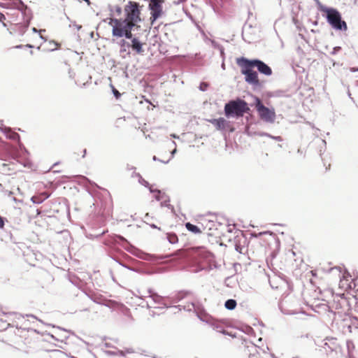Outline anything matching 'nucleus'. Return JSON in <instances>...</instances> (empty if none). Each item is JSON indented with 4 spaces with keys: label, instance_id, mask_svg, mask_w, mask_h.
<instances>
[{
    "label": "nucleus",
    "instance_id": "f257e3e1",
    "mask_svg": "<svg viewBox=\"0 0 358 358\" xmlns=\"http://www.w3.org/2000/svg\"><path fill=\"white\" fill-rule=\"evenodd\" d=\"M236 64L241 67V71L245 76V82L254 86L260 85L258 74L252 69L254 67H257L259 73L264 75L271 76L272 74L271 69L259 59H248L245 57H240L236 59Z\"/></svg>",
    "mask_w": 358,
    "mask_h": 358
},
{
    "label": "nucleus",
    "instance_id": "f03ea898",
    "mask_svg": "<svg viewBox=\"0 0 358 358\" xmlns=\"http://www.w3.org/2000/svg\"><path fill=\"white\" fill-rule=\"evenodd\" d=\"M250 108L248 103L241 99L229 101L224 106V113L229 117H243L245 113H248Z\"/></svg>",
    "mask_w": 358,
    "mask_h": 358
},
{
    "label": "nucleus",
    "instance_id": "7ed1b4c3",
    "mask_svg": "<svg viewBox=\"0 0 358 358\" xmlns=\"http://www.w3.org/2000/svg\"><path fill=\"white\" fill-rule=\"evenodd\" d=\"M321 11L326 15L329 24L336 30L346 31L347 24L342 20L341 13L335 8L322 7Z\"/></svg>",
    "mask_w": 358,
    "mask_h": 358
},
{
    "label": "nucleus",
    "instance_id": "20e7f679",
    "mask_svg": "<svg viewBox=\"0 0 358 358\" xmlns=\"http://www.w3.org/2000/svg\"><path fill=\"white\" fill-rule=\"evenodd\" d=\"M126 18L124 20L129 24L135 25L141 20L138 3L134 1H129L125 7Z\"/></svg>",
    "mask_w": 358,
    "mask_h": 358
},
{
    "label": "nucleus",
    "instance_id": "39448f33",
    "mask_svg": "<svg viewBox=\"0 0 358 358\" xmlns=\"http://www.w3.org/2000/svg\"><path fill=\"white\" fill-rule=\"evenodd\" d=\"M255 107L259 117L266 122L273 123L275 119V113L273 109L264 106L259 98H256Z\"/></svg>",
    "mask_w": 358,
    "mask_h": 358
},
{
    "label": "nucleus",
    "instance_id": "423d86ee",
    "mask_svg": "<svg viewBox=\"0 0 358 358\" xmlns=\"http://www.w3.org/2000/svg\"><path fill=\"white\" fill-rule=\"evenodd\" d=\"M164 0H150L149 9L150 10L151 24L160 17L163 14L162 3Z\"/></svg>",
    "mask_w": 358,
    "mask_h": 358
},
{
    "label": "nucleus",
    "instance_id": "0eeeda50",
    "mask_svg": "<svg viewBox=\"0 0 358 358\" xmlns=\"http://www.w3.org/2000/svg\"><path fill=\"white\" fill-rule=\"evenodd\" d=\"M332 307L338 311V313H348L350 308L348 299L344 296H338L334 298Z\"/></svg>",
    "mask_w": 358,
    "mask_h": 358
},
{
    "label": "nucleus",
    "instance_id": "6e6552de",
    "mask_svg": "<svg viewBox=\"0 0 358 358\" xmlns=\"http://www.w3.org/2000/svg\"><path fill=\"white\" fill-rule=\"evenodd\" d=\"M114 22L115 24L113 27V35L117 37L123 36L124 30L129 25V24H128L124 20H115Z\"/></svg>",
    "mask_w": 358,
    "mask_h": 358
},
{
    "label": "nucleus",
    "instance_id": "1a4fd4ad",
    "mask_svg": "<svg viewBox=\"0 0 358 358\" xmlns=\"http://www.w3.org/2000/svg\"><path fill=\"white\" fill-rule=\"evenodd\" d=\"M209 122L213 124L217 129H224L227 124V120L223 117L213 119L209 120Z\"/></svg>",
    "mask_w": 358,
    "mask_h": 358
},
{
    "label": "nucleus",
    "instance_id": "9d476101",
    "mask_svg": "<svg viewBox=\"0 0 358 358\" xmlns=\"http://www.w3.org/2000/svg\"><path fill=\"white\" fill-rule=\"evenodd\" d=\"M49 194L47 192H43L38 195L33 196L31 199L33 203H40L43 202L44 200L49 197Z\"/></svg>",
    "mask_w": 358,
    "mask_h": 358
},
{
    "label": "nucleus",
    "instance_id": "9b49d317",
    "mask_svg": "<svg viewBox=\"0 0 358 358\" xmlns=\"http://www.w3.org/2000/svg\"><path fill=\"white\" fill-rule=\"evenodd\" d=\"M131 48L134 50L136 51L138 54H142L143 52V49L142 48V44L138 41L137 38L132 39Z\"/></svg>",
    "mask_w": 358,
    "mask_h": 358
},
{
    "label": "nucleus",
    "instance_id": "f8f14e48",
    "mask_svg": "<svg viewBox=\"0 0 358 358\" xmlns=\"http://www.w3.org/2000/svg\"><path fill=\"white\" fill-rule=\"evenodd\" d=\"M185 227L187 228V229L188 231H189L195 234H201L202 232L199 227L194 225V224H191L190 222H187L185 224Z\"/></svg>",
    "mask_w": 358,
    "mask_h": 358
},
{
    "label": "nucleus",
    "instance_id": "ddd939ff",
    "mask_svg": "<svg viewBox=\"0 0 358 358\" xmlns=\"http://www.w3.org/2000/svg\"><path fill=\"white\" fill-rule=\"evenodd\" d=\"M237 303L234 299H228L225 301L224 306L228 310H234L236 307Z\"/></svg>",
    "mask_w": 358,
    "mask_h": 358
},
{
    "label": "nucleus",
    "instance_id": "4468645a",
    "mask_svg": "<svg viewBox=\"0 0 358 358\" xmlns=\"http://www.w3.org/2000/svg\"><path fill=\"white\" fill-rule=\"evenodd\" d=\"M134 26L133 24H129L124 30V36H125L126 38H131L132 37L131 29Z\"/></svg>",
    "mask_w": 358,
    "mask_h": 358
},
{
    "label": "nucleus",
    "instance_id": "2eb2a0df",
    "mask_svg": "<svg viewBox=\"0 0 358 358\" xmlns=\"http://www.w3.org/2000/svg\"><path fill=\"white\" fill-rule=\"evenodd\" d=\"M49 45H50L49 50H52V51L57 50V49L59 48V47H60V44H59L57 42L53 41H49Z\"/></svg>",
    "mask_w": 358,
    "mask_h": 358
},
{
    "label": "nucleus",
    "instance_id": "dca6fc26",
    "mask_svg": "<svg viewBox=\"0 0 358 358\" xmlns=\"http://www.w3.org/2000/svg\"><path fill=\"white\" fill-rule=\"evenodd\" d=\"M151 192L155 193V197L157 200L160 201L163 199L164 194L162 193L161 191L151 189Z\"/></svg>",
    "mask_w": 358,
    "mask_h": 358
},
{
    "label": "nucleus",
    "instance_id": "f3484780",
    "mask_svg": "<svg viewBox=\"0 0 358 358\" xmlns=\"http://www.w3.org/2000/svg\"><path fill=\"white\" fill-rule=\"evenodd\" d=\"M8 136L10 139H12V140H14V141H19L20 139V136L16 132H14V131H10L8 134Z\"/></svg>",
    "mask_w": 358,
    "mask_h": 358
},
{
    "label": "nucleus",
    "instance_id": "a211bd4d",
    "mask_svg": "<svg viewBox=\"0 0 358 358\" xmlns=\"http://www.w3.org/2000/svg\"><path fill=\"white\" fill-rule=\"evenodd\" d=\"M169 241L171 243H175L178 241V237L176 234H169Z\"/></svg>",
    "mask_w": 358,
    "mask_h": 358
},
{
    "label": "nucleus",
    "instance_id": "6ab92c4d",
    "mask_svg": "<svg viewBox=\"0 0 358 358\" xmlns=\"http://www.w3.org/2000/svg\"><path fill=\"white\" fill-rule=\"evenodd\" d=\"M111 87H112L113 93L114 96H115V98L117 99H120V97L121 96V94L118 92V90H117L115 88V87L113 85H111Z\"/></svg>",
    "mask_w": 358,
    "mask_h": 358
},
{
    "label": "nucleus",
    "instance_id": "aec40b11",
    "mask_svg": "<svg viewBox=\"0 0 358 358\" xmlns=\"http://www.w3.org/2000/svg\"><path fill=\"white\" fill-rule=\"evenodd\" d=\"M208 84L204 82L201 83L199 86V88L201 91H206L208 89Z\"/></svg>",
    "mask_w": 358,
    "mask_h": 358
},
{
    "label": "nucleus",
    "instance_id": "412c9836",
    "mask_svg": "<svg viewBox=\"0 0 358 358\" xmlns=\"http://www.w3.org/2000/svg\"><path fill=\"white\" fill-rule=\"evenodd\" d=\"M5 20H6L5 15L3 13H0V22H1L3 24V25L6 26V24L4 23Z\"/></svg>",
    "mask_w": 358,
    "mask_h": 358
},
{
    "label": "nucleus",
    "instance_id": "4be33fe9",
    "mask_svg": "<svg viewBox=\"0 0 358 358\" xmlns=\"http://www.w3.org/2000/svg\"><path fill=\"white\" fill-rule=\"evenodd\" d=\"M341 47H339V46L335 47V48H334L333 51H332V52H331V53H332L333 55H335V54H336L338 51H340V50H341Z\"/></svg>",
    "mask_w": 358,
    "mask_h": 358
},
{
    "label": "nucleus",
    "instance_id": "5701e85b",
    "mask_svg": "<svg viewBox=\"0 0 358 358\" xmlns=\"http://www.w3.org/2000/svg\"><path fill=\"white\" fill-rule=\"evenodd\" d=\"M4 226V222L3 218L0 216V228H3Z\"/></svg>",
    "mask_w": 358,
    "mask_h": 358
},
{
    "label": "nucleus",
    "instance_id": "b1692460",
    "mask_svg": "<svg viewBox=\"0 0 358 358\" xmlns=\"http://www.w3.org/2000/svg\"><path fill=\"white\" fill-rule=\"evenodd\" d=\"M145 358H158V357L155 355H146Z\"/></svg>",
    "mask_w": 358,
    "mask_h": 358
},
{
    "label": "nucleus",
    "instance_id": "393cba45",
    "mask_svg": "<svg viewBox=\"0 0 358 358\" xmlns=\"http://www.w3.org/2000/svg\"><path fill=\"white\" fill-rule=\"evenodd\" d=\"M355 311H358V303L356 305V309ZM358 320V315L355 317Z\"/></svg>",
    "mask_w": 358,
    "mask_h": 358
},
{
    "label": "nucleus",
    "instance_id": "a878e982",
    "mask_svg": "<svg viewBox=\"0 0 358 358\" xmlns=\"http://www.w3.org/2000/svg\"><path fill=\"white\" fill-rule=\"evenodd\" d=\"M357 71H358V69H357ZM357 82H358V80H357Z\"/></svg>",
    "mask_w": 358,
    "mask_h": 358
}]
</instances>
